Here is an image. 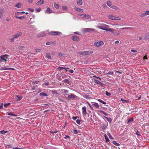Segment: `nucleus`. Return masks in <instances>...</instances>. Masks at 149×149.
Listing matches in <instances>:
<instances>
[{
    "label": "nucleus",
    "mask_w": 149,
    "mask_h": 149,
    "mask_svg": "<svg viewBox=\"0 0 149 149\" xmlns=\"http://www.w3.org/2000/svg\"><path fill=\"white\" fill-rule=\"evenodd\" d=\"M109 26L105 24H102L101 26H98L97 27L100 29L104 30L107 31H110L111 32H114V30L112 28H109Z\"/></svg>",
    "instance_id": "1"
},
{
    "label": "nucleus",
    "mask_w": 149,
    "mask_h": 149,
    "mask_svg": "<svg viewBox=\"0 0 149 149\" xmlns=\"http://www.w3.org/2000/svg\"><path fill=\"white\" fill-rule=\"evenodd\" d=\"M107 5L110 8L114 9L116 10H119V8L118 7L115 6L113 4L110 0H108L106 1Z\"/></svg>",
    "instance_id": "2"
},
{
    "label": "nucleus",
    "mask_w": 149,
    "mask_h": 149,
    "mask_svg": "<svg viewBox=\"0 0 149 149\" xmlns=\"http://www.w3.org/2000/svg\"><path fill=\"white\" fill-rule=\"evenodd\" d=\"M79 53L80 55H86L92 54L93 53V51H92L89 50L80 52Z\"/></svg>",
    "instance_id": "3"
},
{
    "label": "nucleus",
    "mask_w": 149,
    "mask_h": 149,
    "mask_svg": "<svg viewBox=\"0 0 149 149\" xmlns=\"http://www.w3.org/2000/svg\"><path fill=\"white\" fill-rule=\"evenodd\" d=\"M77 97V96L74 94L70 93V95H68L66 99L68 100H69L71 99L73 100V99L76 98Z\"/></svg>",
    "instance_id": "4"
},
{
    "label": "nucleus",
    "mask_w": 149,
    "mask_h": 149,
    "mask_svg": "<svg viewBox=\"0 0 149 149\" xmlns=\"http://www.w3.org/2000/svg\"><path fill=\"white\" fill-rule=\"evenodd\" d=\"M104 44V42L102 41L96 42L94 43V45L97 47H99L101 45H103Z\"/></svg>",
    "instance_id": "5"
},
{
    "label": "nucleus",
    "mask_w": 149,
    "mask_h": 149,
    "mask_svg": "<svg viewBox=\"0 0 149 149\" xmlns=\"http://www.w3.org/2000/svg\"><path fill=\"white\" fill-rule=\"evenodd\" d=\"M8 55L6 54H5L4 55H2L0 56V58L1 59V62L3 61H6L8 57L7 56Z\"/></svg>",
    "instance_id": "6"
},
{
    "label": "nucleus",
    "mask_w": 149,
    "mask_h": 149,
    "mask_svg": "<svg viewBox=\"0 0 149 149\" xmlns=\"http://www.w3.org/2000/svg\"><path fill=\"white\" fill-rule=\"evenodd\" d=\"M61 33L59 31H51L49 33V34L51 35H58Z\"/></svg>",
    "instance_id": "7"
},
{
    "label": "nucleus",
    "mask_w": 149,
    "mask_h": 149,
    "mask_svg": "<svg viewBox=\"0 0 149 149\" xmlns=\"http://www.w3.org/2000/svg\"><path fill=\"white\" fill-rule=\"evenodd\" d=\"M71 39L73 41L78 42L79 41L80 39L79 38L76 36H73L72 38Z\"/></svg>",
    "instance_id": "8"
},
{
    "label": "nucleus",
    "mask_w": 149,
    "mask_h": 149,
    "mask_svg": "<svg viewBox=\"0 0 149 149\" xmlns=\"http://www.w3.org/2000/svg\"><path fill=\"white\" fill-rule=\"evenodd\" d=\"M80 16H81L82 18H85L86 19H89L91 17L90 15L86 14H81Z\"/></svg>",
    "instance_id": "9"
},
{
    "label": "nucleus",
    "mask_w": 149,
    "mask_h": 149,
    "mask_svg": "<svg viewBox=\"0 0 149 149\" xmlns=\"http://www.w3.org/2000/svg\"><path fill=\"white\" fill-rule=\"evenodd\" d=\"M95 30L93 29L90 28H84L83 29V31L84 32H87L89 31H95Z\"/></svg>",
    "instance_id": "10"
},
{
    "label": "nucleus",
    "mask_w": 149,
    "mask_h": 149,
    "mask_svg": "<svg viewBox=\"0 0 149 149\" xmlns=\"http://www.w3.org/2000/svg\"><path fill=\"white\" fill-rule=\"evenodd\" d=\"M149 15V11H146L145 12V13H143L142 14L140 15V16L141 17H144L147 15Z\"/></svg>",
    "instance_id": "11"
},
{
    "label": "nucleus",
    "mask_w": 149,
    "mask_h": 149,
    "mask_svg": "<svg viewBox=\"0 0 149 149\" xmlns=\"http://www.w3.org/2000/svg\"><path fill=\"white\" fill-rule=\"evenodd\" d=\"M92 105L96 109H99L100 107L98 103L96 102H91Z\"/></svg>",
    "instance_id": "12"
},
{
    "label": "nucleus",
    "mask_w": 149,
    "mask_h": 149,
    "mask_svg": "<svg viewBox=\"0 0 149 149\" xmlns=\"http://www.w3.org/2000/svg\"><path fill=\"white\" fill-rule=\"evenodd\" d=\"M22 33L20 32L17 33L15 35H14L13 36L14 37V38H16L21 36L22 35Z\"/></svg>",
    "instance_id": "13"
},
{
    "label": "nucleus",
    "mask_w": 149,
    "mask_h": 149,
    "mask_svg": "<svg viewBox=\"0 0 149 149\" xmlns=\"http://www.w3.org/2000/svg\"><path fill=\"white\" fill-rule=\"evenodd\" d=\"M57 69L58 70L61 71L63 70H65L66 72H67V70H68L69 69V68H64L61 67H58L57 68Z\"/></svg>",
    "instance_id": "14"
},
{
    "label": "nucleus",
    "mask_w": 149,
    "mask_h": 149,
    "mask_svg": "<svg viewBox=\"0 0 149 149\" xmlns=\"http://www.w3.org/2000/svg\"><path fill=\"white\" fill-rule=\"evenodd\" d=\"M82 113L83 114L86 115L87 113L86 112V108L85 106L83 107L82 109Z\"/></svg>",
    "instance_id": "15"
},
{
    "label": "nucleus",
    "mask_w": 149,
    "mask_h": 149,
    "mask_svg": "<svg viewBox=\"0 0 149 149\" xmlns=\"http://www.w3.org/2000/svg\"><path fill=\"white\" fill-rule=\"evenodd\" d=\"M67 77V76L65 74H63L61 75L60 77L59 80L61 81L62 79H64Z\"/></svg>",
    "instance_id": "16"
},
{
    "label": "nucleus",
    "mask_w": 149,
    "mask_h": 149,
    "mask_svg": "<svg viewBox=\"0 0 149 149\" xmlns=\"http://www.w3.org/2000/svg\"><path fill=\"white\" fill-rule=\"evenodd\" d=\"M76 3L79 6H81L82 5L83 2L82 0H76Z\"/></svg>",
    "instance_id": "17"
},
{
    "label": "nucleus",
    "mask_w": 149,
    "mask_h": 149,
    "mask_svg": "<svg viewBox=\"0 0 149 149\" xmlns=\"http://www.w3.org/2000/svg\"><path fill=\"white\" fill-rule=\"evenodd\" d=\"M46 35L45 33L44 32H41L40 33H39L37 37L39 38L40 37H44Z\"/></svg>",
    "instance_id": "18"
},
{
    "label": "nucleus",
    "mask_w": 149,
    "mask_h": 149,
    "mask_svg": "<svg viewBox=\"0 0 149 149\" xmlns=\"http://www.w3.org/2000/svg\"><path fill=\"white\" fill-rule=\"evenodd\" d=\"M61 91L63 93L65 94V95H64V96H65L68 95V94H67L69 92V91H68L65 89H62L61 90Z\"/></svg>",
    "instance_id": "19"
},
{
    "label": "nucleus",
    "mask_w": 149,
    "mask_h": 149,
    "mask_svg": "<svg viewBox=\"0 0 149 149\" xmlns=\"http://www.w3.org/2000/svg\"><path fill=\"white\" fill-rule=\"evenodd\" d=\"M108 19H116L117 18L118 19H120V18H118V17H116L115 16H114L113 15H109L108 16Z\"/></svg>",
    "instance_id": "20"
},
{
    "label": "nucleus",
    "mask_w": 149,
    "mask_h": 149,
    "mask_svg": "<svg viewBox=\"0 0 149 149\" xmlns=\"http://www.w3.org/2000/svg\"><path fill=\"white\" fill-rule=\"evenodd\" d=\"M44 2L43 0H40L36 3V4L37 5H40L43 4L44 3Z\"/></svg>",
    "instance_id": "21"
},
{
    "label": "nucleus",
    "mask_w": 149,
    "mask_h": 149,
    "mask_svg": "<svg viewBox=\"0 0 149 149\" xmlns=\"http://www.w3.org/2000/svg\"><path fill=\"white\" fill-rule=\"evenodd\" d=\"M53 12V11L49 8H48L45 11V13H51Z\"/></svg>",
    "instance_id": "22"
},
{
    "label": "nucleus",
    "mask_w": 149,
    "mask_h": 149,
    "mask_svg": "<svg viewBox=\"0 0 149 149\" xmlns=\"http://www.w3.org/2000/svg\"><path fill=\"white\" fill-rule=\"evenodd\" d=\"M75 10L78 12H83L84 11L83 9L79 8L77 7H75Z\"/></svg>",
    "instance_id": "23"
},
{
    "label": "nucleus",
    "mask_w": 149,
    "mask_h": 149,
    "mask_svg": "<svg viewBox=\"0 0 149 149\" xmlns=\"http://www.w3.org/2000/svg\"><path fill=\"white\" fill-rule=\"evenodd\" d=\"M22 97L21 96L17 95L15 97V99L17 101H19L21 100L22 98Z\"/></svg>",
    "instance_id": "24"
},
{
    "label": "nucleus",
    "mask_w": 149,
    "mask_h": 149,
    "mask_svg": "<svg viewBox=\"0 0 149 149\" xmlns=\"http://www.w3.org/2000/svg\"><path fill=\"white\" fill-rule=\"evenodd\" d=\"M22 4L20 2H19L18 3L15 5V6L18 8H20L21 7Z\"/></svg>",
    "instance_id": "25"
},
{
    "label": "nucleus",
    "mask_w": 149,
    "mask_h": 149,
    "mask_svg": "<svg viewBox=\"0 0 149 149\" xmlns=\"http://www.w3.org/2000/svg\"><path fill=\"white\" fill-rule=\"evenodd\" d=\"M104 117L109 123H111V122L112 119L111 118H108L105 116H104Z\"/></svg>",
    "instance_id": "26"
},
{
    "label": "nucleus",
    "mask_w": 149,
    "mask_h": 149,
    "mask_svg": "<svg viewBox=\"0 0 149 149\" xmlns=\"http://www.w3.org/2000/svg\"><path fill=\"white\" fill-rule=\"evenodd\" d=\"M6 114L8 115L9 116H17L16 115H15V114H13V113L12 112H10L9 113H6Z\"/></svg>",
    "instance_id": "27"
},
{
    "label": "nucleus",
    "mask_w": 149,
    "mask_h": 149,
    "mask_svg": "<svg viewBox=\"0 0 149 149\" xmlns=\"http://www.w3.org/2000/svg\"><path fill=\"white\" fill-rule=\"evenodd\" d=\"M104 137H105V139L106 140V142H108L110 141L109 139L108 138L107 136V135L106 134H105L104 135Z\"/></svg>",
    "instance_id": "28"
},
{
    "label": "nucleus",
    "mask_w": 149,
    "mask_h": 149,
    "mask_svg": "<svg viewBox=\"0 0 149 149\" xmlns=\"http://www.w3.org/2000/svg\"><path fill=\"white\" fill-rule=\"evenodd\" d=\"M46 56L49 59H51V56L50 54L49 53H46Z\"/></svg>",
    "instance_id": "29"
},
{
    "label": "nucleus",
    "mask_w": 149,
    "mask_h": 149,
    "mask_svg": "<svg viewBox=\"0 0 149 149\" xmlns=\"http://www.w3.org/2000/svg\"><path fill=\"white\" fill-rule=\"evenodd\" d=\"M54 7L56 9H59V6L58 4H57L56 3H54Z\"/></svg>",
    "instance_id": "30"
},
{
    "label": "nucleus",
    "mask_w": 149,
    "mask_h": 149,
    "mask_svg": "<svg viewBox=\"0 0 149 149\" xmlns=\"http://www.w3.org/2000/svg\"><path fill=\"white\" fill-rule=\"evenodd\" d=\"M8 132V131L2 130L0 131V134H4Z\"/></svg>",
    "instance_id": "31"
},
{
    "label": "nucleus",
    "mask_w": 149,
    "mask_h": 149,
    "mask_svg": "<svg viewBox=\"0 0 149 149\" xmlns=\"http://www.w3.org/2000/svg\"><path fill=\"white\" fill-rule=\"evenodd\" d=\"M62 9L63 10H68V8L67 6H63L62 7Z\"/></svg>",
    "instance_id": "32"
},
{
    "label": "nucleus",
    "mask_w": 149,
    "mask_h": 149,
    "mask_svg": "<svg viewBox=\"0 0 149 149\" xmlns=\"http://www.w3.org/2000/svg\"><path fill=\"white\" fill-rule=\"evenodd\" d=\"M121 100L122 101V102L123 103H128L129 102V101L127 100H124L123 98H121Z\"/></svg>",
    "instance_id": "33"
},
{
    "label": "nucleus",
    "mask_w": 149,
    "mask_h": 149,
    "mask_svg": "<svg viewBox=\"0 0 149 149\" xmlns=\"http://www.w3.org/2000/svg\"><path fill=\"white\" fill-rule=\"evenodd\" d=\"M62 81L64 83H65L66 84H69V80L67 79H65L63 80Z\"/></svg>",
    "instance_id": "34"
},
{
    "label": "nucleus",
    "mask_w": 149,
    "mask_h": 149,
    "mask_svg": "<svg viewBox=\"0 0 149 149\" xmlns=\"http://www.w3.org/2000/svg\"><path fill=\"white\" fill-rule=\"evenodd\" d=\"M40 95L41 96H47V95L44 92H42L40 94Z\"/></svg>",
    "instance_id": "35"
},
{
    "label": "nucleus",
    "mask_w": 149,
    "mask_h": 149,
    "mask_svg": "<svg viewBox=\"0 0 149 149\" xmlns=\"http://www.w3.org/2000/svg\"><path fill=\"white\" fill-rule=\"evenodd\" d=\"M133 120V118H130L129 120H128L127 121V124H128L130 122L132 121Z\"/></svg>",
    "instance_id": "36"
},
{
    "label": "nucleus",
    "mask_w": 149,
    "mask_h": 149,
    "mask_svg": "<svg viewBox=\"0 0 149 149\" xmlns=\"http://www.w3.org/2000/svg\"><path fill=\"white\" fill-rule=\"evenodd\" d=\"M94 82L95 83H96L97 84H99L100 83V81H99L98 80L95 79H94Z\"/></svg>",
    "instance_id": "37"
},
{
    "label": "nucleus",
    "mask_w": 149,
    "mask_h": 149,
    "mask_svg": "<svg viewBox=\"0 0 149 149\" xmlns=\"http://www.w3.org/2000/svg\"><path fill=\"white\" fill-rule=\"evenodd\" d=\"M52 93L53 95H54L55 96L57 95V93L56 92H55V91H52Z\"/></svg>",
    "instance_id": "38"
},
{
    "label": "nucleus",
    "mask_w": 149,
    "mask_h": 149,
    "mask_svg": "<svg viewBox=\"0 0 149 149\" xmlns=\"http://www.w3.org/2000/svg\"><path fill=\"white\" fill-rule=\"evenodd\" d=\"M113 143L115 145H116L117 146H119L120 145V144L117 143L116 142V141H114L113 142Z\"/></svg>",
    "instance_id": "39"
},
{
    "label": "nucleus",
    "mask_w": 149,
    "mask_h": 149,
    "mask_svg": "<svg viewBox=\"0 0 149 149\" xmlns=\"http://www.w3.org/2000/svg\"><path fill=\"white\" fill-rule=\"evenodd\" d=\"M107 135L109 136V138L110 139H113V138L112 137V136H111V135L110 134V133L109 132L108 133H107Z\"/></svg>",
    "instance_id": "40"
},
{
    "label": "nucleus",
    "mask_w": 149,
    "mask_h": 149,
    "mask_svg": "<svg viewBox=\"0 0 149 149\" xmlns=\"http://www.w3.org/2000/svg\"><path fill=\"white\" fill-rule=\"evenodd\" d=\"M14 39H15V38H14V37L13 36L12 38H10L9 39V40L11 42H14Z\"/></svg>",
    "instance_id": "41"
},
{
    "label": "nucleus",
    "mask_w": 149,
    "mask_h": 149,
    "mask_svg": "<svg viewBox=\"0 0 149 149\" xmlns=\"http://www.w3.org/2000/svg\"><path fill=\"white\" fill-rule=\"evenodd\" d=\"M101 113L103 114H104V115H105V116H107L108 115L107 113H106L104 111H101Z\"/></svg>",
    "instance_id": "42"
},
{
    "label": "nucleus",
    "mask_w": 149,
    "mask_h": 149,
    "mask_svg": "<svg viewBox=\"0 0 149 149\" xmlns=\"http://www.w3.org/2000/svg\"><path fill=\"white\" fill-rule=\"evenodd\" d=\"M10 104V103H8L7 104H4V107H6L9 105Z\"/></svg>",
    "instance_id": "43"
},
{
    "label": "nucleus",
    "mask_w": 149,
    "mask_h": 149,
    "mask_svg": "<svg viewBox=\"0 0 149 149\" xmlns=\"http://www.w3.org/2000/svg\"><path fill=\"white\" fill-rule=\"evenodd\" d=\"M106 95L108 96H110L111 95V94L107 91H106Z\"/></svg>",
    "instance_id": "44"
},
{
    "label": "nucleus",
    "mask_w": 149,
    "mask_h": 149,
    "mask_svg": "<svg viewBox=\"0 0 149 149\" xmlns=\"http://www.w3.org/2000/svg\"><path fill=\"white\" fill-rule=\"evenodd\" d=\"M81 121L80 120L77 119L76 120V122L79 125H80L81 124Z\"/></svg>",
    "instance_id": "45"
},
{
    "label": "nucleus",
    "mask_w": 149,
    "mask_h": 149,
    "mask_svg": "<svg viewBox=\"0 0 149 149\" xmlns=\"http://www.w3.org/2000/svg\"><path fill=\"white\" fill-rule=\"evenodd\" d=\"M41 8H39L38 9H36V11L37 12H39L41 11Z\"/></svg>",
    "instance_id": "46"
},
{
    "label": "nucleus",
    "mask_w": 149,
    "mask_h": 149,
    "mask_svg": "<svg viewBox=\"0 0 149 149\" xmlns=\"http://www.w3.org/2000/svg\"><path fill=\"white\" fill-rule=\"evenodd\" d=\"M24 47V46H19L18 47V49L19 50H22Z\"/></svg>",
    "instance_id": "47"
},
{
    "label": "nucleus",
    "mask_w": 149,
    "mask_h": 149,
    "mask_svg": "<svg viewBox=\"0 0 149 149\" xmlns=\"http://www.w3.org/2000/svg\"><path fill=\"white\" fill-rule=\"evenodd\" d=\"M73 132L74 134H77L79 132L77 130H73Z\"/></svg>",
    "instance_id": "48"
},
{
    "label": "nucleus",
    "mask_w": 149,
    "mask_h": 149,
    "mask_svg": "<svg viewBox=\"0 0 149 149\" xmlns=\"http://www.w3.org/2000/svg\"><path fill=\"white\" fill-rule=\"evenodd\" d=\"M93 76V77H95L96 78H97V79H99V80H101V79L100 78V77H97L96 75H94V76Z\"/></svg>",
    "instance_id": "49"
},
{
    "label": "nucleus",
    "mask_w": 149,
    "mask_h": 149,
    "mask_svg": "<svg viewBox=\"0 0 149 149\" xmlns=\"http://www.w3.org/2000/svg\"><path fill=\"white\" fill-rule=\"evenodd\" d=\"M3 11L1 10L0 12V18H1L3 15Z\"/></svg>",
    "instance_id": "50"
},
{
    "label": "nucleus",
    "mask_w": 149,
    "mask_h": 149,
    "mask_svg": "<svg viewBox=\"0 0 149 149\" xmlns=\"http://www.w3.org/2000/svg\"><path fill=\"white\" fill-rule=\"evenodd\" d=\"M79 118V117L78 116H74V117H72V119L74 120H75L77 118Z\"/></svg>",
    "instance_id": "51"
},
{
    "label": "nucleus",
    "mask_w": 149,
    "mask_h": 149,
    "mask_svg": "<svg viewBox=\"0 0 149 149\" xmlns=\"http://www.w3.org/2000/svg\"><path fill=\"white\" fill-rule=\"evenodd\" d=\"M50 132L52 133V134H53L54 133H57V132H58V131H50Z\"/></svg>",
    "instance_id": "52"
},
{
    "label": "nucleus",
    "mask_w": 149,
    "mask_h": 149,
    "mask_svg": "<svg viewBox=\"0 0 149 149\" xmlns=\"http://www.w3.org/2000/svg\"><path fill=\"white\" fill-rule=\"evenodd\" d=\"M52 42H48L46 43V45H49L52 44Z\"/></svg>",
    "instance_id": "53"
},
{
    "label": "nucleus",
    "mask_w": 149,
    "mask_h": 149,
    "mask_svg": "<svg viewBox=\"0 0 149 149\" xmlns=\"http://www.w3.org/2000/svg\"><path fill=\"white\" fill-rule=\"evenodd\" d=\"M3 103H2L1 105L0 106V109H3Z\"/></svg>",
    "instance_id": "54"
},
{
    "label": "nucleus",
    "mask_w": 149,
    "mask_h": 149,
    "mask_svg": "<svg viewBox=\"0 0 149 149\" xmlns=\"http://www.w3.org/2000/svg\"><path fill=\"white\" fill-rule=\"evenodd\" d=\"M28 10L30 12H33L34 11V10L33 9L31 8H28Z\"/></svg>",
    "instance_id": "55"
},
{
    "label": "nucleus",
    "mask_w": 149,
    "mask_h": 149,
    "mask_svg": "<svg viewBox=\"0 0 149 149\" xmlns=\"http://www.w3.org/2000/svg\"><path fill=\"white\" fill-rule=\"evenodd\" d=\"M114 34L115 35H119L120 34V33L119 31H118V32H115L114 33Z\"/></svg>",
    "instance_id": "56"
},
{
    "label": "nucleus",
    "mask_w": 149,
    "mask_h": 149,
    "mask_svg": "<svg viewBox=\"0 0 149 149\" xmlns=\"http://www.w3.org/2000/svg\"><path fill=\"white\" fill-rule=\"evenodd\" d=\"M113 74V73L112 72H109L107 73V74H110L111 75H112Z\"/></svg>",
    "instance_id": "57"
},
{
    "label": "nucleus",
    "mask_w": 149,
    "mask_h": 149,
    "mask_svg": "<svg viewBox=\"0 0 149 149\" xmlns=\"http://www.w3.org/2000/svg\"><path fill=\"white\" fill-rule=\"evenodd\" d=\"M16 18H17L18 19H23L24 17L23 16H20V17H16Z\"/></svg>",
    "instance_id": "58"
},
{
    "label": "nucleus",
    "mask_w": 149,
    "mask_h": 149,
    "mask_svg": "<svg viewBox=\"0 0 149 149\" xmlns=\"http://www.w3.org/2000/svg\"><path fill=\"white\" fill-rule=\"evenodd\" d=\"M13 149H26L25 148H18L17 147H13Z\"/></svg>",
    "instance_id": "59"
},
{
    "label": "nucleus",
    "mask_w": 149,
    "mask_h": 149,
    "mask_svg": "<svg viewBox=\"0 0 149 149\" xmlns=\"http://www.w3.org/2000/svg\"><path fill=\"white\" fill-rule=\"evenodd\" d=\"M4 70H14L15 69L13 68H7L6 69H5Z\"/></svg>",
    "instance_id": "60"
},
{
    "label": "nucleus",
    "mask_w": 149,
    "mask_h": 149,
    "mask_svg": "<svg viewBox=\"0 0 149 149\" xmlns=\"http://www.w3.org/2000/svg\"><path fill=\"white\" fill-rule=\"evenodd\" d=\"M102 6L104 8H105L106 7H107V6L105 4H103L102 5Z\"/></svg>",
    "instance_id": "61"
},
{
    "label": "nucleus",
    "mask_w": 149,
    "mask_h": 149,
    "mask_svg": "<svg viewBox=\"0 0 149 149\" xmlns=\"http://www.w3.org/2000/svg\"><path fill=\"white\" fill-rule=\"evenodd\" d=\"M119 43V42L118 40L116 41L115 42V44L116 45H117Z\"/></svg>",
    "instance_id": "62"
},
{
    "label": "nucleus",
    "mask_w": 149,
    "mask_h": 149,
    "mask_svg": "<svg viewBox=\"0 0 149 149\" xmlns=\"http://www.w3.org/2000/svg\"><path fill=\"white\" fill-rule=\"evenodd\" d=\"M40 50L39 49H36L35 51L37 52H39Z\"/></svg>",
    "instance_id": "63"
},
{
    "label": "nucleus",
    "mask_w": 149,
    "mask_h": 149,
    "mask_svg": "<svg viewBox=\"0 0 149 149\" xmlns=\"http://www.w3.org/2000/svg\"><path fill=\"white\" fill-rule=\"evenodd\" d=\"M69 71L71 73H72L74 72V71L73 70H70Z\"/></svg>",
    "instance_id": "64"
}]
</instances>
